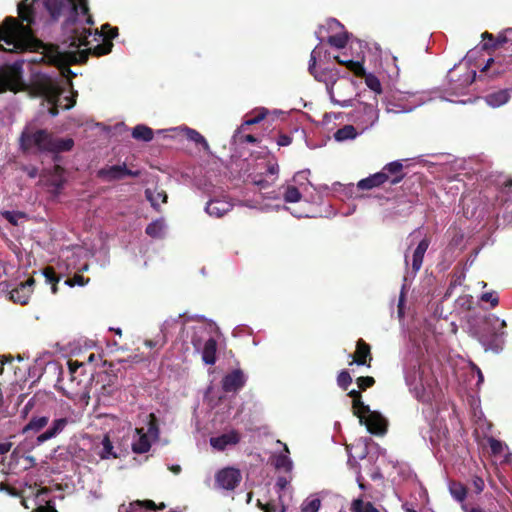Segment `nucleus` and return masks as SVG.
Masks as SVG:
<instances>
[{
  "instance_id": "36",
  "label": "nucleus",
  "mask_w": 512,
  "mask_h": 512,
  "mask_svg": "<svg viewBox=\"0 0 512 512\" xmlns=\"http://www.w3.org/2000/svg\"><path fill=\"white\" fill-rule=\"evenodd\" d=\"M267 114L268 110L266 108H257L251 112L250 117L244 121L243 126L255 125L262 121Z\"/></svg>"
},
{
  "instance_id": "17",
  "label": "nucleus",
  "mask_w": 512,
  "mask_h": 512,
  "mask_svg": "<svg viewBox=\"0 0 512 512\" xmlns=\"http://www.w3.org/2000/svg\"><path fill=\"white\" fill-rule=\"evenodd\" d=\"M233 208V204L225 198H214L207 202L205 211L213 217L221 218Z\"/></svg>"
},
{
  "instance_id": "13",
  "label": "nucleus",
  "mask_w": 512,
  "mask_h": 512,
  "mask_svg": "<svg viewBox=\"0 0 512 512\" xmlns=\"http://www.w3.org/2000/svg\"><path fill=\"white\" fill-rule=\"evenodd\" d=\"M246 381L244 372L241 369H234L223 377L222 389L226 393H236L245 386Z\"/></svg>"
},
{
  "instance_id": "46",
  "label": "nucleus",
  "mask_w": 512,
  "mask_h": 512,
  "mask_svg": "<svg viewBox=\"0 0 512 512\" xmlns=\"http://www.w3.org/2000/svg\"><path fill=\"white\" fill-rule=\"evenodd\" d=\"M317 47L315 49L312 50L311 54H310V61H309V67H308V71L309 73L314 76V78L318 81H322L323 80V75L322 73L321 74H318L317 71H316V62H317Z\"/></svg>"
},
{
  "instance_id": "59",
  "label": "nucleus",
  "mask_w": 512,
  "mask_h": 512,
  "mask_svg": "<svg viewBox=\"0 0 512 512\" xmlns=\"http://www.w3.org/2000/svg\"><path fill=\"white\" fill-rule=\"evenodd\" d=\"M331 95V100L334 104H337L341 107H349V106H352V100L351 99H337L334 97V95L332 93H330Z\"/></svg>"
},
{
  "instance_id": "24",
  "label": "nucleus",
  "mask_w": 512,
  "mask_h": 512,
  "mask_svg": "<svg viewBox=\"0 0 512 512\" xmlns=\"http://www.w3.org/2000/svg\"><path fill=\"white\" fill-rule=\"evenodd\" d=\"M385 183H387V178L385 177L384 173L379 171L364 179H361L357 183V188L359 190H371L373 188L381 187Z\"/></svg>"
},
{
  "instance_id": "44",
  "label": "nucleus",
  "mask_w": 512,
  "mask_h": 512,
  "mask_svg": "<svg viewBox=\"0 0 512 512\" xmlns=\"http://www.w3.org/2000/svg\"><path fill=\"white\" fill-rule=\"evenodd\" d=\"M102 445H103V448H102V451L100 453V457L102 459H107L109 457H113V458H116L117 455L116 453L113 452V444L109 438L108 435H105L103 440H102Z\"/></svg>"
},
{
  "instance_id": "30",
  "label": "nucleus",
  "mask_w": 512,
  "mask_h": 512,
  "mask_svg": "<svg viewBox=\"0 0 512 512\" xmlns=\"http://www.w3.org/2000/svg\"><path fill=\"white\" fill-rule=\"evenodd\" d=\"M49 418L47 416L32 417L30 421L23 428V433L29 431L39 432L48 424Z\"/></svg>"
},
{
  "instance_id": "4",
  "label": "nucleus",
  "mask_w": 512,
  "mask_h": 512,
  "mask_svg": "<svg viewBox=\"0 0 512 512\" xmlns=\"http://www.w3.org/2000/svg\"><path fill=\"white\" fill-rule=\"evenodd\" d=\"M68 374H69V391L66 392V395L69 398L80 397L86 398L89 397V384L92 380L93 374L87 375L85 373L83 363L78 361L69 360L68 361Z\"/></svg>"
},
{
  "instance_id": "3",
  "label": "nucleus",
  "mask_w": 512,
  "mask_h": 512,
  "mask_svg": "<svg viewBox=\"0 0 512 512\" xmlns=\"http://www.w3.org/2000/svg\"><path fill=\"white\" fill-rule=\"evenodd\" d=\"M482 324V330L477 332L479 341L487 348L498 352L504 345L506 321H500L496 315L491 314L483 319Z\"/></svg>"
},
{
  "instance_id": "52",
  "label": "nucleus",
  "mask_w": 512,
  "mask_h": 512,
  "mask_svg": "<svg viewBox=\"0 0 512 512\" xmlns=\"http://www.w3.org/2000/svg\"><path fill=\"white\" fill-rule=\"evenodd\" d=\"M321 507V501L319 498H314L306 501L302 505V512H318Z\"/></svg>"
},
{
  "instance_id": "28",
  "label": "nucleus",
  "mask_w": 512,
  "mask_h": 512,
  "mask_svg": "<svg viewBox=\"0 0 512 512\" xmlns=\"http://www.w3.org/2000/svg\"><path fill=\"white\" fill-rule=\"evenodd\" d=\"M357 129L358 128L353 125H344L334 133V138L336 141L340 142L355 139L359 134Z\"/></svg>"
},
{
  "instance_id": "45",
  "label": "nucleus",
  "mask_w": 512,
  "mask_h": 512,
  "mask_svg": "<svg viewBox=\"0 0 512 512\" xmlns=\"http://www.w3.org/2000/svg\"><path fill=\"white\" fill-rule=\"evenodd\" d=\"M301 197L299 189L295 186H288L284 192L285 202L296 203L300 201Z\"/></svg>"
},
{
  "instance_id": "31",
  "label": "nucleus",
  "mask_w": 512,
  "mask_h": 512,
  "mask_svg": "<svg viewBox=\"0 0 512 512\" xmlns=\"http://www.w3.org/2000/svg\"><path fill=\"white\" fill-rule=\"evenodd\" d=\"M350 510L351 512H379L372 502L364 501L362 498L354 499Z\"/></svg>"
},
{
  "instance_id": "20",
  "label": "nucleus",
  "mask_w": 512,
  "mask_h": 512,
  "mask_svg": "<svg viewBox=\"0 0 512 512\" xmlns=\"http://www.w3.org/2000/svg\"><path fill=\"white\" fill-rule=\"evenodd\" d=\"M71 422L73 421L67 417L57 418L53 420L51 426L45 432H43L37 437V441L39 443H43L56 437L61 432H63L67 425Z\"/></svg>"
},
{
  "instance_id": "49",
  "label": "nucleus",
  "mask_w": 512,
  "mask_h": 512,
  "mask_svg": "<svg viewBox=\"0 0 512 512\" xmlns=\"http://www.w3.org/2000/svg\"><path fill=\"white\" fill-rule=\"evenodd\" d=\"M275 467L290 472L292 470V461L287 455L280 454L276 457Z\"/></svg>"
},
{
  "instance_id": "51",
  "label": "nucleus",
  "mask_w": 512,
  "mask_h": 512,
  "mask_svg": "<svg viewBox=\"0 0 512 512\" xmlns=\"http://www.w3.org/2000/svg\"><path fill=\"white\" fill-rule=\"evenodd\" d=\"M167 343V337L164 333L158 335L155 339H147L144 344L148 348L163 347Z\"/></svg>"
},
{
  "instance_id": "15",
  "label": "nucleus",
  "mask_w": 512,
  "mask_h": 512,
  "mask_svg": "<svg viewBox=\"0 0 512 512\" xmlns=\"http://www.w3.org/2000/svg\"><path fill=\"white\" fill-rule=\"evenodd\" d=\"M380 172L384 173L390 185H397L405 178L404 166L399 160L387 163Z\"/></svg>"
},
{
  "instance_id": "53",
  "label": "nucleus",
  "mask_w": 512,
  "mask_h": 512,
  "mask_svg": "<svg viewBox=\"0 0 512 512\" xmlns=\"http://www.w3.org/2000/svg\"><path fill=\"white\" fill-rule=\"evenodd\" d=\"M485 487V483L482 477L474 475L471 479V488L476 494H480Z\"/></svg>"
},
{
  "instance_id": "2",
  "label": "nucleus",
  "mask_w": 512,
  "mask_h": 512,
  "mask_svg": "<svg viewBox=\"0 0 512 512\" xmlns=\"http://www.w3.org/2000/svg\"><path fill=\"white\" fill-rule=\"evenodd\" d=\"M496 53L489 58L482 72L492 71L493 74L512 72V28L499 33V40L494 44Z\"/></svg>"
},
{
  "instance_id": "58",
  "label": "nucleus",
  "mask_w": 512,
  "mask_h": 512,
  "mask_svg": "<svg viewBox=\"0 0 512 512\" xmlns=\"http://www.w3.org/2000/svg\"><path fill=\"white\" fill-rule=\"evenodd\" d=\"M0 491L6 492L7 494L14 497L19 496V492L17 491L16 488L2 482H0Z\"/></svg>"
},
{
  "instance_id": "33",
  "label": "nucleus",
  "mask_w": 512,
  "mask_h": 512,
  "mask_svg": "<svg viewBox=\"0 0 512 512\" xmlns=\"http://www.w3.org/2000/svg\"><path fill=\"white\" fill-rule=\"evenodd\" d=\"M164 227V221L162 219H158L148 224L145 232L152 238H161L163 236Z\"/></svg>"
},
{
  "instance_id": "7",
  "label": "nucleus",
  "mask_w": 512,
  "mask_h": 512,
  "mask_svg": "<svg viewBox=\"0 0 512 512\" xmlns=\"http://www.w3.org/2000/svg\"><path fill=\"white\" fill-rule=\"evenodd\" d=\"M18 14H19V18L22 20V22L25 21L28 23V25H24L23 23H21V25L28 28L30 31L29 32H25L23 30L19 31L16 36V41L17 42L24 41V43H26V45H27V47L24 50H27L31 47V42L33 41L32 30L29 26L30 24H32L34 22V11H33L32 3H30L29 0H23L18 5ZM14 19L20 24V22L16 18H14Z\"/></svg>"
},
{
  "instance_id": "23",
  "label": "nucleus",
  "mask_w": 512,
  "mask_h": 512,
  "mask_svg": "<svg viewBox=\"0 0 512 512\" xmlns=\"http://www.w3.org/2000/svg\"><path fill=\"white\" fill-rule=\"evenodd\" d=\"M510 89H500L488 93L484 100L492 108H498L510 100Z\"/></svg>"
},
{
  "instance_id": "18",
  "label": "nucleus",
  "mask_w": 512,
  "mask_h": 512,
  "mask_svg": "<svg viewBox=\"0 0 512 512\" xmlns=\"http://www.w3.org/2000/svg\"><path fill=\"white\" fill-rule=\"evenodd\" d=\"M371 347L363 339H359L356 342V351L353 355V361L350 363H356L357 365L371 367L372 362Z\"/></svg>"
},
{
  "instance_id": "54",
  "label": "nucleus",
  "mask_w": 512,
  "mask_h": 512,
  "mask_svg": "<svg viewBox=\"0 0 512 512\" xmlns=\"http://www.w3.org/2000/svg\"><path fill=\"white\" fill-rule=\"evenodd\" d=\"M88 281H89V279H85L82 275L75 274L72 278L66 279L65 284H67L71 287H73L74 285L83 286L86 283H88Z\"/></svg>"
},
{
  "instance_id": "9",
  "label": "nucleus",
  "mask_w": 512,
  "mask_h": 512,
  "mask_svg": "<svg viewBox=\"0 0 512 512\" xmlns=\"http://www.w3.org/2000/svg\"><path fill=\"white\" fill-rule=\"evenodd\" d=\"M242 480V474L239 469L234 467H225L219 470L215 475V484L218 488L233 491Z\"/></svg>"
},
{
  "instance_id": "1",
  "label": "nucleus",
  "mask_w": 512,
  "mask_h": 512,
  "mask_svg": "<svg viewBox=\"0 0 512 512\" xmlns=\"http://www.w3.org/2000/svg\"><path fill=\"white\" fill-rule=\"evenodd\" d=\"M91 25H85V28L90 31V34L87 33L85 36V44H81L77 47L71 45V39L67 33L63 32V40L62 45L65 46V49H61L59 45L51 44L47 48L46 56L49 58L50 62L55 66L59 67L62 70H66L67 72L72 74L69 66L74 64H84L87 62L89 55H94L96 57L107 55L111 52L113 43L109 40H104L101 44H98L92 48H87L84 50H80L82 46H88L89 41L88 38L92 34V30L90 28Z\"/></svg>"
},
{
  "instance_id": "39",
  "label": "nucleus",
  "mask_w": 512,
  "mask_h": 512,
  "mask_svg": "<svg viewBox=\"0 0 512 512\" xmlns=\"http://www.w3.org/2000/svg\"><path fill=\"white\" fill-rule=\"evenodd\" d=\"M95 34L99 37H103L104 40L112 42V40L118 36L119 32L117 27H111L110 24L106 23L102 25L101 33L95 30Z\"/></svg>"
},
{
  "instance_id": "57",
  "label": "nucleus",
  "mask_w": 512,
  "mask_h": 512,
  "mask_svg": "<svg viewBox=\"0 0 512 512\" xmlns=\"http://www.w3.org/2000/svg\"><path fill=\"white\" fill-rule=\"evenodd\" d=\"M276 142L280 147L288 146L292 143V137L287 134H279Z\"/></svg>"
},
{
  "instance_id": "61",
  "label": "nucleus",
  "mask_w": 512,
  "mask_h": 512,
  "mask_svg": "<svg viewBox=\"0 0 512 512\" xmlns=\"http://www.w3.org/2000/svg\"><path fill=\"white\" fill-rule=\"evenodd\" d=\"M51 107L48 109V113L52 117H56L59 114L60 101H55L54 103H50Z\"/></svg>"
},
{
  "instance_id": "27",
  "label": "nucleus",
  "mask_w": 512,
  "mask_h": 512,
  "mask_svg": "<svg viewBox=\"0 0 512 512\" xmlns=\"http://www.w3.org/2000/svg\"><path fill=\"white\" fill-rule=\"evenodd\" d=\"M74 146V141L71 138H54L52 136V142L50 146V153H59L70 151Z\"/></svg>"
},
{
  "instance_id": "21",
  "label": "nucleus",
  "mask_w": 512,
  "mask_h": 512,
  "mask_svg": "<svg viewBox=\"0 0 512 512\" xmlns=\"http://www.w3.org/2000/svg\"><path fill=\"white\" fill-rule=\"evenodd\" d=\"M430 245V239L428 237L423 238L416 249L413 252L412 256V271L416 274L422 267L424 255Z\"/></svg>"
},
{
  "instance_id": "43",
  "label": "nucleus",
  "mask_w": 512,
  "mask_h": 512,
  "mask_svg": "<svg viewBox=\"0 0 512 512\" xmlns=\"http://www.w3.org/2000/svg\"><path fill=\"white\" fill-rule=\"evenodd\" d=\"M0 215L7 220L11 225H18V219L26 218V213L21 211H2Z\"/></svg>"
},
{
  "instance_id": "48",
  "label": "nucleus",
  "mask_w": 512,
  "mask_h": 512,
  "mask_svg": "<svg viewBox=\"0 0 512 512\" xmlns=\"http://www.w3.org/2000/svg\"><path fill=\"white\" fill-rule=\"evenodd\" d=\"M351 383H352V377H351L350 373L347 370H342L337 376L338 386L342 390L346 391V390H348V387L351 385Z\"/></svg>"
},
{
  "instance_id": "6",
  "label": "nucleus",
  "mask_w": 512,
  "mask_h": 512,
  "mask_svg": "<svg viewBox=\"0 0 512 512\" xmlns=\"http://www.w3.org/2000/svg\"><path fill=\"white\" fill-rule=\"evenodd\" d=\"M349 119L361 133L371 128L379 119L376 99H374V103L358 101L354 109L349 113Z\"/></svg>"
},
{
  "instance_id": "35",
  "label": "nucleus",
  "mask_w": 512,
  "mask_h": 512,
  "mask_svg": "<svg viewBox=\"0 0 512 512\" xmlns=\"http://www.w3.org/2000/svg\"><path fill=\"white\" fill-rule=\"evenodd\" d=\"M43 275L47 283L51 284L52 293L56 294L58 291L57 283L60 277L57 275L55 269L52 266H47L43 269Z\"/></svg>"
},
{
  "instance_id": "55",
  "label": "nucleus",
  "mask_w": 512,
  "mask_h": 512,
  "mask_svg": "<svg viewBox=\"0 0 512 512\" xmlns=\"http://www.w3.org/2000/svg\"><path fill=\"white\" fill-rule=\"evenodd\" d=\"M481 300L489 302L492 307H496L499 303L498 295L495 292H485L481 296Z\"/></svg>"
},
{
  "instance_id": "64",
  "label": "nucleus",
  "mask_w": 512,
  "mask_h": 512,
  "mask_svg": "<svg viewBox=\"0 0 512 512\" xmlns=\"http://www.w3.org/2000/svg\"><path fill=\"white\" fill-rule=\"evenodd\" d=\"M32 512H57V511L52 507L40 506Z\"/></svg>"
},
{
  "instance_id": "12",
  "label": "nucleus",
  "mask_w": 512,
  "mask_h": 512,
  "mask_svg": "<svg viewBox=\"0 0 512 512\" xmlns=\"http://www.w3.org/2000/svg\"><path fill=\"white\" fill-rule=\"evenodd\" d=\"M141 172L139 170L133 171L127 168L126 164L113 165L101 168L97 176L106 181L122 180L127 176L139 177Z\"/></svg>"
},
{
  "instance_id": "56",
  "label": "nucleus",
  "mask_w": 512,
  "mask_h": 512,
  "mask_svg": "<svg viewBox=\"0 0 512 512\" xmlns=\"http://www.w3.org/2000/svg\"><path fill=\"white\" fill-rule=\"evenodd\" d=\"M488 444H489V447L493 454L496 455V454H500L502 452V443L499 440H497L493 437H490L488 439Z\"/></svg>"
},
{
  "instance_id": "62",
  "label": "nucleus",
  "mask_w": 512,
  "mask_h": 512,
  "mask_svg": "<svg viewBox=\"0 0 512 512\" xmlns=\"http://www.w3.org/2000/svg\"><path fill=\"white\" fill-rule=\"evenodd\" d=\"M12 445L13 444L11 442L0 443V455L8 453L11 450Z\"/></svg>"
},
{
  "instance_id": "22",
  "label": "nucleus",
  "mask_w": 512,
  "mask_h": 512,
  "mask_svg": "<svg viewBox=\"0 0 512 512\" xmlns=\"http://www.w3.org/2000/svg\"><path fill=\"white\" fill-rule=\"evenodd\" d=\"M403 187L409 191L408 203L411 205L416 204L419 200V190H421V177L416 175L409 177L404 181Z\"/></svg>"
},
{
  "instance_id": "26",
  "label": "nucleus",
  "mask_w": 512,
  "mask_h": 512,
  "mask_svg": "<svg viewBox=\"0 0 512 512\" xmlns=\"http://www.w3.org/2000/svg\"><path fill=\"white\" fill-rule=\"evenodd\" d=\"M145 196L156 211H160V203H166L168 199L167 193L164 190L158 189H146Z\"/></svg>"
},
{
  "instance_id": "32",
  "label": "nucleus",
  "mask_w": 512,
  "mask_h": 512,
  "mask_svg": "<svg viewBox=\"0 0 512 512\" xmlns=\"http://www.w3.org/2000/svg\"><path fill=\"white\" fill-rule=\"evenodd\" d=\"M449 490L452 497L459 502H463L467 497V488L461 482L452 481Z\"/></svg>"
},
{
  "instance_id": "50",
  "label": "nucleus",
  "mask_w": 512,
  "mask_h": 512,
  "mask_svg": "<svg viewBox=\"0 0 512 512\" xmlns=\"http://www.w3.org/2000/svg\"><path fill=\"white\" fill-rule=\"evenodd\" d=\"M356 384L360 391H366L375 384V379L372 376H360L356 379Z\"/></svg>"
},
{
  "instance_id": "34",
  "label": "nucleus",
  "mask_w": 512,
  "mask_h": 512,
  "mask_svg": "<svg viewBox=\"0 0 512 512\" xmlns=\"http://www.w3.org/2000/svg\"><path fill=\"white\" fill-rule=\"evenodd\" d=\"M339 64L346 66L347 69L357 77H362V75H365L363 60L339 61Z\"/></svg>"
},
{
  "instance_id": "47",
  "label": "nucleus",
  "mask_w": 512,
  "mask_h": 512,
  "mask_svg": "<svg viewBox=\"0 0 512 512\" xmlns=\"http://www.w3.org/2000/svg\"><path fill=\"white\" fill-rule=\"evenodd\" d=\"M481 37H482L483 41H488V40L492 41V44H489V42H484L482 45V49L487 50V51L491 50L495 54L496 47L494 46V44L496 43V41L499 40V35L497 37H495L492 33L485 31L484 33H482Z\"/></svg>"
},
{
  "instance_id": "11",
  "label": "nucleus",
  "mask_w": 512,
  "mask_h": 512,
  "mask_svg": "<svg viewBox=\"0 0 512 512\" xmlns=\"http://www.w3.org/2000/svg\"><path fill=\"white\" fill-rule=\"evenodd\" d=\"M360 424L365 425L368 432L382 436L387 432L388 421L377 411H370L363 417H360Z\"/></svg>"
},
{
  "instance_id": "16",
  "label": "nucleus",
  "mask_w": 512,
  "mask_h": 512,
  "mask_svg": "<svg viewBox=\"0 0 512 512\" xmlns=\"http://www.w3.org/2000/svg\"><path fill=\"white\" fill-rule=\"evenodd\" d=\"M40 94L45 98L48 103L60 101V96L63 92L62 88L50 78L42 80L38 85Z\"/></svg>"
},
{
  "instance_id": "29",
  "label": "nucleus",
  "mask_w": 512,
  "mask_h": 512,
  "mask_svg": "<svg viewBox=\"0 0 512 512\" xmlns=\"http://www.w3.org/2000/svg\"><path fill=\"white\" fill-rule=\"evenodd\" d=\"M132 137L136 140L149 142L153 139V130L143 124L136 125L132 130Z\"/></svg>"
},
{
  "instance_id": "8",
  "label": "nucleus",
  "mask_w": 512,
  "mask_h": 512,
  "mask_svg": "<svg viewBox=\"0 0 512 512\" xmlns=\"http://www.w3.org/2000/svg\"><path fill=\"white\" fill-rule=\"evenodd\" d=\"M89 397H101L111 396L114 392V385L111 383V376L106 372L97 373L96 376H92V380L89 384Z\"/></svg>"
},
{
  "instance_id": "63",
  "label": "nucleus",
  "mask_w": 512,
  "mask_h": 512,
  "mask_svg": "<svg viewBox=\"0 0 512 512\" xmlns=\"http://www.w3.org/2000/svg\"><path fill=\"white\" fill-rule=\"evenodd\" d=\"M279 172V166L278 164H269L268 167H267V171L266 173L267 174H270V175H277Z\"/></svg>"
},
{
  "instance_id": "37",
  "label": "nucleus",
  "mask_w": 512,
  "mask_h": 512,
  "mask_svg": "<svg viewBox=\"0 0 512 512\" xmlns=\"http://www.w3.org/2000/svg\"><path fill=\"white\" fill-rule=\"evenodd\" d=\"M185 135H186L187 139H189L190 141H193L196 144L201 145L204 150H206V151L209 150L208 142L203 137V135H201L198 131L191 129V128H186Z\"/></svg>"
},
{
  "instance_id": "40",
  "label": "nucleus",
  "mask_w": 512,
  "mask_h": 512,
  "mask_svg": "<svg viewBox=\"0 0 512 512\" xmlns=\"http://www.w3.org/2000/svg\"><path fill=\"white\" fill-rule=\"evenodd\" d=\"M362 77H364L365 84L367 85V87L369 89H371L376 94L382 93V85H381L379 79L375 75H373L371 73L367 74L365 72V75H362Z\"/></svg>"
},
{
  "instance_id": "19",
  "label": "nucleus",
  "mask_w": 512,
  "mask_h": 512,
  "mask_svg": "<svg viewBox=\"0 0 512 512\" xmlns=\"http://www.w3.org/2000/svg\"><path fill=\"white\" fill-rule=\"evenodd\" d=\"M240 439L241 437L239 432L236 430H231L230 432L224 433L218 437H211L210 445L218 451H223L229 445L238 444Z\"/></svg>"
},
{
  "instance_id": "60",
  "label": "nucleus",
  "mask_w": 512,
  "mask_h": 512,
  "mask_svg": "<svg viewBox=\"0 0 512 512\" xmlns=\"http://www.w3.org/2000/svg\"><path fill=\"white\" fill-rule=\"evenodd\" d=\"M22 170L26 172L30 178H35L38 175V169L35 166H25Z\"/></svg>"
},
{
  "instance_id": "5",
  "label": "nucleus",
  "mask_w": 512,
  "mask_h": 512,
  "mask_svg": "<svg viewBox=\"0 0 512 512\" xmlns=\"http://www.w3.org/2000/svg\"><path fill=\"white\" fill-rule=\"evenodd\" d=\"M52 142V133L46 129L33 130L25 127L19 139L20 148L23 152H28L36 148L39 152H49Z\"/></svg>"
},
{
  "instance_id": "41",
  "label": "nucleus",
  "mask_w": 512,
  "mask_h": 512,
  "mask_svg": "<svg viewBox=\"0 0 512 512\" xmlns=\"http://www.w3.org/2000/svg\"><path fill=\"white\" fill-rule=\"evenodd\" d=\"M353 414L360 420L368 412L371 411L370 407L362 401V398H357L352 401Z\"/></svg>"
},
{
  "instance_id": "14",
  "label": "nucleus",
  "mask_w": 512,
  "mask_h": 512,
  "mask_svg": "<svg viewBox=\"0 0 512 512\" xmlns=\"http://www.w3.org/2000/svg\"><path fill=\"white\" fill-rule=\"evenodd\" d=\"M34 284L35 279L33 277L28 278L25 282H21L17 287L9 291V299L14 303L26 305Z\"/></svg>"
},
{
  "instance_id": "38",
  "label": "nucleus",
  "mask_w": 512,
  "mask_h": 512,
  "mask_svg": "<svg viewBox=\"0 0 512 512\" xmlns=\"http://www.w3.org/2000/svg\"><path fill=\"white\" fill-rule=\"evenodd\" d=\"M328 44L338 49H342L347 45L348 33L342 32L335 35H331L327 39Z\"/></svg>"
},
{
  "instance_id": "42",
  "label": "nucleus",
  "mask_w": 512,
  "mask_h": 512,
  "mask_svg": "<svg viewBox=\"0 0 512 512\" xmlns=\"http://www.w3.org/2000/svg\"><path fill=\"white\" fill-rule=\"evenodd\" d=\"M147 436L153 437L154 439H157L159 437V426H158V419L155 416V414L150 413L148 416V428L145 432Z\"/></svg>"
},
{
  "instance_id": "25",
  "label": "nucleus",
  "mask_w": 512,
  "mask_h": 512,
  "mask_svg": "<svg viewBox=\"0 0 512 512\" xmlns=\"http://www.w3.org/2000/svg\"><path fill=\"white\" fill-rule=\"evenodd\" d=\"M138 438L132 443V451L136 454H143L150 450L151 442L143 428H136Z\"/></svg>"
},
{
  "instance_id": "10",
  "label": "nucleus",
  "mask_w": 512,
  "mask_h": 512,
  "mask_svg": "<svg viewBox=\"0 0 512 512\" xmlns=\"http://www.w3.org/2000/svg\"><path fill=\"white\" fill-rule=\"evenodd\" d=\"M191 343L196 351L201 352L202 361L206 365H214L217 361V348L218 344L215 338H208L202 345L200 337L193 335Z\"/></svg>"
}]
</instances>
